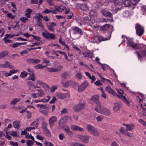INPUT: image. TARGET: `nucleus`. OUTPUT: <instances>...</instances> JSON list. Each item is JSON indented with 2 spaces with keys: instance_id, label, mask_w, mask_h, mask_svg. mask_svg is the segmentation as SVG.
<instances>
[{
  "instance_id": "nucleus-1",
  "label": "nucleus",
  "mask_w": 146,
  "mask_h": 146,
  "mask_svg": "<svg viewBox=\"0 0 146 146\" xmlns=\"http://www.w3.org/2000/svg\"><path fill=\"white\" fill-rule=\"evenodd\" d=\"M121 37L124 38H126L127 41L126 43L128 47L130 46L132 48L135 49V50L139 49L141 48L146 47V46L143 44L139 45L135 43L132 40L130 39L124 35H122L121 36Z\"/></svg>"
},
{
  "instance_id": "nucleus-2",
  "label": "nucleus",
  "mask_w": 146,
  "mask_h": 146,
  "mask_svg": "<svg viewBox=\"0 0 146 146\" xmlns=\"http://www.w3.org/2000/svg\"><path fill=\"white\" fill-rule=\"evenodd\" d=\"M106 90L108 93L112 94L114 96H117L119 98H120L126 104L128 105H129V102L127 100L125 96L123 95L119 96L117 95L116 93L109 86L106 87Z\"/></svg>"
},
{
  "instance_id": "nucleus-3",
  "label": "nucleus",
  "mask_w": 146,
  "mask_h": 146,
  "mask_svg": "<svg viewBox=\"0 0 146 146\" xmlns=\"http://www.w3.org/2000/svg\"><path fill=\"white\" fill-rule=\"evenodd\" d=\"M86 129L87 131L92 135L97 137L99 136L100 133L98 130L91 124L87 125Z\"/></svg>"
},
{
  "instance_id": "nucleus-4",
  "label": "nucleus",
  "mask_w": 146,
  "mask_h": 146,
  "mask_svg": "<svg viewBox=\"0 0 146 146\" xmlns=\"http://www.w3.org/2000/svg\"><path fill=\"white\" fill-rule=\"evenodd\" d=\"M72 30L73 33L72 34L73 39H79L82 34V30L77 27H72Z\"/></svg>"
},
{
  "instance_id": "nucleus-5",
  "label": "nucleus",
  "mask_w": 146,
  "mask_h": 146,
  "mask_svg": "<svg viewBox=\"0 0 146 146\" xmlns=\"http://www.w3.org/2000/svg\"><path fill=\"white\" fill-rule=\"evenodd\" d=\"M42 35L44 38L47 39H55L56 36L53 33H50L47 31H45L44 32H42Z\"/></svg>"
},
{
  "instance_id": "nucleus-6",
  "label": "nucleus",
  "mask_w": 146,
  "mask_h": 146,
  "mask_svg": "<svg viewBox=\"0 0 146 146\" xmlns=\"http://www.w3.org/2000/svg\"><path fill=\"white\" fill-rule=\"evenodd\" d=\"M89 85V83L86 81H84L78 86V91L82 92L84 91Z\"/></svg>"
},
{
  "instance_id": "nucleus-7",
  "label": "nucleus",
  "mask_w": 146,
  "mask_h": 146,
  "mask_svg": "<svg viewBox=\"0 0 146 146\" xmlns=\"http://www.w3.org/2000/svg\"><path fill=\"white\" fill-rule=\"evenodd\" d=\"M135 28L137 34L139 36H141L144 33V29L139 24H136Z\"/></svg>"
},
{
  "instance_id": "nucleus-8",
  "label": "nucleus",
  "mask_w": 146,
  "mask_h": 146,
  "mask_svg": "<svg viewBox=\"0 0 146 146\" xmlns=\"http://www.w3.org/2000/svg\"><path fill=\"white\" fill-rule=\"evenodd\" d=\"M37 84L39 86L44 87L46 92H49L50 88L47 84L44 82L40 81H37L36 82Z\"/></svg>"
},
{
  "instance_id": "nucleus-9",
  "label": "nucleus",
  "mask_w": 146,
  "mask_h": 146,
  "mask_svg": "<svg viewBox=\"0 0 146 146\" xmlns=\"http://www.w3.org/2000/svg\"><path fill=\"white\" fill-rule=\"evenodd\" d=\"M55 9L56 12L57 11L62 12L65 10L66 12L64 13H65L67 14L69 12V9H67L64 6H55Z\"/></svg>"
},
{
  "instance_id": "nucleus-10",
  "label": "nucleus",
  "mask_w": 146,
  "mask_h": 146,
  "mask_svg": "<svg viewBox=\"0 0 146 146\" xmlns=\"http://www.w3.org/2000/svg\"><path fill=\"white\" fill-rule=\"evenodd\" d=\"M56 96L58 98L61 100L63 99L70 96V95L69 93L63 94L61 92H59L57 94Z\"/></svg>"
},
{
  "instance_id": "nucleus-11",
  "label": "nucleus",
  "mask_w": 146,
  "mask_h": 146,
  "mask_svg": "<svg viewBox=\"0 0 146 146\" xmlns=\"http://www.w3.org/2000/svg\"><path fill=\"white\" fill-rule=\"evenodd\" d=\"M85 106L84 103L79 104L74 107V109L76 111H79L84 108Z\"/></svg>"
},
{
  "instance_id": "nucleus-12",
  "label": "nucleus",
  "mask_w": 146,
  "mask_h": 146,
  "mask_svg": "<svg viewBox=\"0 0 146 146\" xmlns=\"http://www.w3.org/2000/svg\"><path fill=\"white\" fill-rule=\"evenodd\" d=\"M70 128L73 131H84V129L74 124L70 126Z\"/></svg>"
},
{
  "instance_id": "nucleus-13",
  "label": "nucleus",
  "mask_w": 146,
  "mask_h": 146,
  "mask_svg": "<svg viewBox=\"0 0 146 146\" xmlns=\"http://www.w3.org/2000/svg\"><path fill=\"white\" fill-rule=\"evenodd\" d=\"M0 68H8L10 69L13 68V66L7 61H6L5 63L0 64Z\"/></svg>"
},
{
  "instance_id": "nucleus-14",
  "label": "nucleus",
  "mask_w": 146,
  "mask_h": 146,
  "mask_svg": "<svg viewBox=\"0 0 146 146\" xmlns=\"http://www.w3.org/2000/svg\"><path fill=\"white\" fill-rule=\"evenodd\" d=\"M57 121V118L55 116H53L50 117L48 120L50 126L52 127L53 126L54 123L56 122Z\"/></svg>"
},
{
  "instance_id": "nucleus-15",
  "label": "nucleus",
  "mask_w": 146,
  "mask_h": 146,
  "mask_svg": "<svg viewBox=\"0 0 146 146\" xmlns=\"http://www.w3.org/2000/svg\"><path fill=\"white\" fill-rule=\"evenodd\" d=\"M70 85H72L73 86H74V85L78 86V84L77 82L71 80L66 81L63 84V86L66 87H68Z\"/></svg>"
},
{
  "instance_id": "nucleus-16",
  "label": "nucleus",
  "mask_w": 146,
  "mask_h": 146,
  "mask_svg": "<svg viewBox=\"0 0 146 146\" xmlns=\"http://www.w3.org/2000/svg\"><path fill=\"white\" fill-rule=\"evenodd\" d=\"M90 139V137L88 135H83L81 137L80 139L83 142L87 143H88Z\"/></svg>"
},
{
  "instance_id": "nucleus-17",
  "label": "nucleus",
  "mask_w": 146,
  "mask_h": 146,
  "mask_svg": "<svg viewBox=\"0 0 146 146\" xmlns=\"http://www.w3.org/2000/svg\"><path fill=\"white\" fill-rule=\"evenodd\" d=\"M101 13L105 17H112V15L111 13L107 11L106 9H104L101 11Z\"/></svg>"
},
{
  "instance_id": "nucleus-18",
  "label": "nucleus",
  "mask_w": 146,
  "mask_h": 146,
  "mask_svg": "<svg viewBox=\"0 0 146 146\" xmlns=\"http://www.w3.org/2000/svg\"><path fill=\"white\" fill-rule=\"evenodd\" d=\"M64 130L69 136H72L73 135V133L72 131H70V127L68 126H65L64 128Z\"/></svg>"
},
{
  "instance_id": "nucleus-19",
  "label": "nucleus",
  "mask_w": 146,
  "mask_h": 146,
  "mask_svg": "<svg viewBox=\"0 0 146 146\" xmlns=\"http://www.w3.org/2000/svg\"><path fill=\"white\" fill-rule=\"evenodd\" d=\"M56 25V23L54 22L49 23V25H48V29L51 32H54V30L53 27Z\"/></svg>"
},
{
  "instance_id": "nucleus-20",
  "label": "nucleus",
  "mask_w": 146,
  "mask_h": 146,
  "mask_svg": "<svg viewBox=\"0 0 146 146\" xmlns=\"http://www.w3.org/2000/svg\"><path fill=\"white\" fill-rule=\"evenodd\" d=\"M100 113L104 115L108 116L111 114V111L107 108L104 107Z\"/></svg>"
},
{
  "instance_id": "nucleus-21",
  "label": "nucleus",
  "mask_w": 146,
  "mask_h": 146,
  "mask_svg": "<svg viewBox=\"0 0 146 146\" xmlns=\"http://www.w3.org/2000/svg\"><path fill=\"white\" fill-rule=\"evenodd\" d=\"M99 96L98 95H96L92 97L91 100L95 103L97 105H98L100 102L99 101Z\"/></svg>"
},
{
  "instance_id": "nucleus-22",
  "label": "nucleus",
  "mask_w": 146,
  "mask_h": 146,
  "mask_svg": "<svg viewBox=\"0 0 146 146\" xmlns=\"http://www.w3.org/2000/svg\"><path fill=\"white\" fill-rule=\"evenodd\" d=\"M135 127L133 123L127 124L126 125V130L127 131H131L134 129Z\"/></svg>"
},
{
  "instance_id": "nucleus-23",
  "label": "nucleus",
  "mask_w": 146,
  "mask_h": 146,
  "mask_svg": "<svg viewBox=\"0 0 146 146\" xmlns=\"http://www.w3.org/2000/svg\"><path fill=\"white\" fill-rule=\"evenodd\" d=\"M121 105L120 104L117 102L114 104L113 107L114 111L116 112L118 111L120 108Z\"/></svg>"
},
{
  "instance_id": "nucleus-24",
  "label": "nucleus",
  "mask_w": 146,
  "mask_h": 146,
  "mask_svg": "<svg viewBox=\"0 0 146 146\" xmlns=\"http://www.w3.org/2000/svg\"><path fill=\"white\" fill-rule=\"evenodd\" d=\"M52 13L54 14H56L57 12H56V10H50L48 9H45V10L42 12V13L45 14H49Z\"/></svg>"
},
{
  "instance_id": "nucleus-25",
  "label": "nucleus",
  "mask_w": 146,
  "mask_h": 146,
  "mask_svg": "<svg viewBox=\"0 0 146 146\" xmlns=\"http://www.w3.org/2000/svg\"><path fill=\"white\" fill-rule=\"evenodd\" d=\"M77 7L79 9H81L84 11L88 9L87 6L85 4H79L77 6Z\"/></svg>"
},
{
  "instance_id": "nucleus-26",
  "label": "nucleus",
  "mask_w": 146,
  "mask_h": 146,
  "mask_svg": "<svg viewBox=\"0 0 146 146\" xmlns=\"http://www.w3.org/2000/svg\"><path fill=\"white\" fill-rule=\"evenodd\" d=\"M96 107L95 109V110L97 112L100 113V112H102L104 107L102 106L99 104Z\"/></svg>"
},
{
  "instance_id": "nucleus-27",
  "label": "nucleus",
  "mask_w": 146,
  "mask_h": 146,
  "mask_svg": "<svg viewBox=\"0 0 146 146\" xmlns=\"http://www.w3.org/2000/svg\"><path fill=\"white\" fill-rule=\"evenodd\" d=\"M49 108H48L44 110H40V112L46 116H48L49 115Z\"/></svg>"
},
{
  "instance_id": "nucleus-28",
  "label": "nucleus",
  "mask_w": 146,
  "mask_h": 146,
  "mask_svg": "<svg viewBox=\"0 0 146 146\" xmlns=\"http://www.w3.org/2000/svg\"><path fill=\"white\" fill-rule=\"evenodd\" d=\"M42 15L40 13H36L35 15L33 16V18L34 19H36L38 21H40L41 20L42 16Z\"/></svg>"
},
{
  "instance_id": "nucleus-29",
  "label": "nucleus",
  "mask_w": 146,
  "mask_h": 146,
  "mask_svg": "<svg viewBox=\"0 0 146 146\" xmlns=\"http://www.w3.org/2000/svg\"><path fill=\"white\" fill-rule=\"evenodd\" d=\"M83 55L85 57H87L91 58H93V53L91 52H85L83 54Z\"/></svg>"
},
{
  "instance_id": "nucleus-30",
  "label": "nucleus",
  "mask_w": 146,
  "mask_h": 146,
  "mask_svg": "<svg viewBox=\"0 0 146 146\" xmlns=\"http://www.w3.org/2000/svg\"><path fill=\"white\" fill-rule=\"evenodd\" d=\"M8 54L7 51H5L0 52V59H2L6 56Z\"/></svg>"
},
{
  "instance_id": "nucleus-31",
  "label": "nucleus",
  "mask_w": 146,
  "mask_h": 146,
  "mask_svg": "<svg viewBox=\"0 0 146 146\" xmlns=\"http://www.w3.org/2000/svg\"><path fill=\"white\" fill-rule=\"evenodd\" d=\"M21 100V99L20 98H15L12 101H11L10 104L15 105L16 103L20 101Z\"/></svg>"
},
{
  "instance_id": "nucleus-32",
  "label": "nucleus",
  "mask_w": 146,
  "mask_h": 146,
  "mask_svg": "<svg viewBox=\"0 0 146 146\" xmlns=\"http://www.w3.org/2000/svg\"><path fill=\"white\" fill-rule=\"evenodd\" d=\"M75 77L78 80H80L82 78V76L81 72L78 71L75 75Z\"/></svg>"
},
{
  "instance_id": "nucleus-33",
  "label": "nucleus",
  "mask_w": 146,
  "mask_h": 146,
  "mask_svg": "<svg viewBox=\"0 0 146 146\" xmlns=\"http://www.w3.org/2000/svg\"><path fill=\"white\" fill-rule=\"evenodd\" d=\"M13 125L15 128L19 129L20 128V122L18 121H14Z\"/></svg>"
},
{
  "instance_id": "nucleus-34",
  "label": "nucleus",
  "mask_w": 146,
  "mask_h": 146,
  "mask_svg": "<svg viewBox=\"0 0 146 146\" xmlns=\"http://www.w3.org/2000/svg\"><path fill=\"white\" fill-rule=\"evenodd\" d=\"M97 12L95 10H91L90 12V16L95 17L97 16Z\"/></svg>"
},
{
  "instance_id": "nucleus-35",
  "label": "nucleus",
  "mask_w": 146,
  "mask_h": 146,
  "mask_svg": "<svg viewBox=\"0 0 146 146\" xmlns=\"http://www.w3.org/2000/svg\"><path fill=\"white\" fill-rule=\"evenodd\" d=\"M4 76L6 77H8L7 72L4 71H0V77H3Z\"/></svg>"
},
{
  "instance_id": "nucleus-36",
  "label": "nucleus",
  "mask_w": 146,
  "mask_h": 146,
  "mask_svg": "<svg viewBox=\"0 0 146 146\" xmlns=\"http://www.w3.org/2000/svg\"><path fill=\"white\" fill-rule=\"evenodd\" d=\"M46 66V65L43 66L42 64H38L36 66H34L35 68L36 69H42L43 68H45Z\"/></svg>"
},
{
  "instance_id": "nucleus-37",
  "label": "nucleus",
  "mask_w": 146,
  "mask_h": 146,
  "mask_svg": "<svg viewBox=\"0 0 146 146\" xmlns=\"http://www.w3.org/2000/svg\"><path fill=\"white\" fill-rule=\"evenodd\" d=\"M110 27V25L108 24H106L102 26L101 27V29L103 31H107Z\"/></svg>"
},
{
  "instance_id": "nucleus-38",
  "label": "nucleus",
  "mask_w": 146,
  "mask_h": 146,
  "mask_svg": "<svg viewBox=\"0 0 146 146\" xmlns=\"http://www.w3.org/2000/svg\"><path fill=\"white\" fill-rule=\"evenodd\" d=\"M18 70H11L9 71V73H7L8 76H11L13 74H14L16 73L18 71Z\"/></svg>"
},
{
  "instance_id": "nucleus-39",
  "label": "nucleus",
  "mask_w": 146,
  "mask_h": 146,
  "mask_svg": "<svg viewBox=\"0 0 146 146\" xmlns=\"http://www.w3.org/2000/svg\"><path fill=\"white\" fill-rule=\"evenodd\" d=\"M115 4L116 5H122L123 4V0H116L115 2Z\"/></svg>"
},
{
  "instance_id": "nucleus-40",
  "label": "nucleus",
  "mask_w": 146,
  "mask_h": 146,
  "mask_svg": "<svg viewBox=\"0 0 146 146\" xmlns=\"http://www.w3.org/2000/svg\"><path fill=\"white\" fill-rule=\"evenodd\" d=\"M51 97L50 96H47L46 98L41 100V102H46L49 101L50 100Z\"/></svg>"
},
{
  "instance_id": "nucleus-41",
  "label": "nucleus",
  "mask_w": 146,
  "mask_h": 146,
  "mask_svg": "<svg viewBox=\"0 0 146 146\" xmlns=\"http://www.w3.org/2000/svg\"><path fill=\"white\" fill-rule=\"evenodd\" d=\"M28 74H29L25 71H23L21 73L20 76L22 78H25L27 76Z\"/></svg>"
},
{
  "instance_id": "nucleus-42",
  "label": "nucleus",
  "mask_w": 146,
  "mask_h": 146,
  "mask_svg": "<svg viewBox=\"0 0 146 146\" xmlns=\"http://www.w3.org/2000/svg\"><path fill=\"white\" fill-rule=\"evenodd\" d=\"M45 135L47 136L48 137H51V134L50 131L48 129H45L44 131Z\"/></svg>"
},
{
  "instance_id": "nucleus-43",
  "label": "nucleus",
  "mask_w": 146,
  "mask_h": 146,
  "mask_svg": "<svg viewBox=\"0 0 146 146\" xmlns=\"http://www.w3.org/2000/svg\"><path fill=\"white\" fill-rule=\"evenodd\" d=\"M58 137L60 141H62L65 138V137L64 134L63 133H61L59 134Z\"/></svg>"
},
{
  "instance_id": "nucleus-44",
  "label": "nucleus",
  "mask_w": 146,
  "mask_h": 146,
  "mask_svg": "<svg viewBox=\"0 0 146 146\" xmlns=\"http://www.w3.org/2000/svg\"><path fill=\"white\" fill-rule=\"evenodd\" d=\"M93 41L94 42L98 43L99 42V37L98 36H94L93 38Z\"/></svg>"
},
{
  "instance_id": "nucleus-45",
  "label": "nucleus",
  "mask_w": 146,
  "mask_h": 146,
  "mask_svg": "<svg viewBox=\"0 0 146 146\" xmlns=\"http://www.w3.org/2000/svg\"><path fill=\"white\" fill-rule=\"evenodd\" d=\"M131 3L130 0H125L124 2V4L125 6L128 7L129 6Z\"/></svg>"
},
{
  "instance_id": "nucleus-46",
  "label": "nucleus",
  "mask_w": 146,
  "mask_h": 146,
  "mask_svg": "<svg viewBox=\"0 0 146 146\" xmlns=\"http://www.w3.org/2000/svg\"><path fill=\"white\" fill-rule=\"evenodd\" d=\"M10 134L14 137L18 136L17 132L16 131H10Z\"/></svg>"
},
{
  "instance_id": "nucleus-47",
  "label": "nucleus",
  "mask_w": 146,
  "mask_h": 146,
  "mask_svg": "<svg viewBox=\"0 0 146 146\" xmlns=\"http://www.w3.org/2000/svg\"><path fill=\"white\" fill-rule=\"evenodd\" d=\"M28 20L27 18L25 17H22L20 19V20L23 23H25Z\"/></svg>"
},
{
  "instance_id": "nucleus-48",
  "label": "nucleus",
  "mask_w": 146,
  "mask_h": 146,
  "mask_svg": "<svg viewBox=\"0 0 146 146\" xmlns=\"http://www.w3.org/2000/svg\"><path fill=\"white\" fill-rule=\"evenodd\" d=\"M30 126L31 127H34L37 128L38 127V123L36 121H33L31 124Z\"/></svg>"
},
{
  "instance_id": "nucleus-49",
  "label": "nucleus",
  "mask_w": 146,
  "mask_h": 146,
  "mask_svg": "<svg viewBox=\"0 0 146 146\" xmlns=\"http://www.w3.org/2000/svg\"><path fill=\"white\" fill-rule=\"evenodd\" d=\"M10 46L11 47L15 48L19 46V43L18 42L14 43L13 44H10Z\"/></svg>"
},
{
  "instance_id": "nucleus-50",
  "label": "nucleus",
  "mask_w": 146,
  "mask_h": 146,
  "mask_svg": "<svg viewBox=\"0 0 146 146\" xmlns=\"http://www.w3.org/2000/svg\"><path fill=\"white\" fill-rule=\"evenodd\" d=\"M47 124L46 123H44L42 125V127L44 131L45 130V129H48L47 128Z\"/></svg>"
},
{
  "instance_id": "nucleus-51",
  "label": "nucleus",
  "mask_w": 146,
  "mask_h": 146,
  "mask_svg": "<svg viewBox=\"0 0 146 146\" xmlns=\"http://www.w3.org/2000/svg\"><path fill=\"white\" fill-rule=\"evenodd\" d=\"M45 54L47 56L51 59H55L56 58L54 56L49 55V53L48 52H45Z\"/></svg>"
},
{
  "instance_id": "nucleus-52",
  "label": "nucleus",
  "mask_w": 146,
  "mask_h": 146,
  "mask_svg": "<svg viewBox=\"0 0 146 146\" xmlns=\"http://www.w3.org/2000/svg\"><path fill=\"white\" fill-rule=\"evenodd\" d=\"M120 131L122 133L123 135L125 136H127L126 135V131L125 130L124 128L123 127H121L120 129Z\"/></svg>"
},
{
  "instance_id": "nucleus-53",
  "label": "nucleus",
  "mask_w": 146,
  "mask_h": 146,
  "mask_svg": "<svg viewBox=\"0 0 146 146\" xmlns=\"http://www.w3.org/2000/svg\"><path fill=\"white\" fill-rule=\"evenodd\" d=\"M37 94L39 97H41L45 95V93L42 90L39 93H38Z\"/></svg>"
},
{
  "instance_id": "nucleus-54",
  "label": "nucleus",
  "mask_w": 146,
  "mask_h": 146,
  "mask_svg": "<svg viewBox=\"0 0 146 146\" xmlns=\"http://www.w3.org/2000/svg\"><path fill=\"white\" fill-rule=\"evenodd\" d=\"M68 77V74L67 72L63 73L62 76V78L63 79H66Z\"/></svg>"
},
{
  "instance_id": "nucleus-55",
  "label": "nucleus",
  "mask_w": 146,
  "mask_h": 146,
  "mask_svg": "<svg viewBox=\"0 0 146 146\" xmlns=\"http://www.w3.org/2000/svg\"><path fill=\"white\" fill-rule=\"evenodd\" d=\"M94 84L97 86H102L103 84L101 83L100 80H97L95 83Z\"/></svg>"
},
{
  "instance_id": "nucleus-56",
  "label": "nucleus",
  "mask_w": 146,
  "mask_h": 146,
  "mask_svg": "<svg viewBox=\"0 0 146 146\" xmlns=\"http://www.w3.org/2000/svg\"><path fill=\"white\" fill-rule=\"evenodd\" d=\"M33 143L32 140H29L27 141V145L28 146H31L33 145Z\"/></svg>"
},
{
  "instance_id": "nucleus-57",
  "label": "nucleus",
  "mask_w": 146,
  "mask_h": 146,
  "mask_svg": "<svg viewBox=\"0 0 146 146\" xmlns=\"http://www.w3.org/2000/svg\"><path fill=\"white\" fill-rule=\"evenodd\" d=\"M37 25L39 27H40L42 29H44V26L42 24V23L40 22V21H38L37 23Z\"/></svg>"
},
{
  "instance_id": "nucleus-58",
  "label": "nucleus",
  "mask_w": 146,
  "mask_h": 146,
  "mask_svg": "<svg viewBox=\"0 0 146 146\" xmlns=\"http://www.w3.org/2000/svg\"><path fill=\"white\" fill-rule=\"evenodd\" d=\"M42 41H40L39 42H35L33 43L32 44V45H31L30 46L31 47H33L35 45L36 46H38L40 44H41L42 43Z\"/></svg>"
},
{
  "instance_id": "nucleus-59",
  "label": "nucleus",
  "mask_w": 146,
  "mask_h": 146,
  "mask_svg": "<svg viewBox=\"0 0 146 146\" xmlns=\"http://www.w3.org/2000/svg\"><path fill=\"white\" fill-rule=\"evenodd\" d=\"M7 38H6L5 37H4L3 38V40H4L5 42L6 43H12L13 42L12 41L9 39H7Z\"/></svg>"
},
{
  "instance_id": "nucleus-60",
  "label": "nucleus",
  "mask_w": 146,
  "mask_h": 146,
  "mask_svg": "<svg viewBox=\"0 0 146 146\" xmlns=\"http://www.w3.org/2000/svg\"><path fill=\"white\" fill-rule=\"evenodd\" d=\"M103 119V117L102 115H99L96 117V120L100 122L102 121Z\"/></svg>"
},
{
  "instance_id": "nucleus-61",
  "label": "nucleus",
  "mask_w": 146,
  "mask_h": 146,
  "mask_svg": "<svg viewBox=\"0 0 146 146\" xmlns=\"http://www.w3.org/2000/svg\"><path fill=\"white\" fill-rule=\"evenodd\" d=\"M29 79L33 81H34L35 79V75L34 74H32L29 77Z\"/></svg>"
},
{
  "instance_id": "nucleus-62",
  "label": "nucleus",
  "mask_w": 146,
  "mask_h": 146,
  "mask_svg": "<svg viewBox=\"0 0 146 146\" xmlns=\"http://www.w3.org/2000/svg\"><path fill=\"white\" fill-rule=\"evenodd\" d=\"M57 88V87L56 85L53 86L51 88V92H54Z\"/></svg>"
},
{
  "instance_id": "nucleus-63",
  "label": "nucleus",
  "mask_w": 146,
  "mask_h": 146,
  "mask_svg": "<svg viewBox=\"0 0 146 146\" xmlns=\"http://www.w3.org/2000/svg\"><path fill=\"white\" fill-rule=\"evenodd\" d=\"M11 145L13 146H18V144L17 142H14L13 141H10Z\"/></svg>"
},
{
  "instance_id": "nucleus-64",
  "label": "nucleus",
  "mask_w": 146,
  "mask_h": 146,
  "mask_svg": "<svg viewBox=\"0 0 146 146\" xmlns=\"http://www.w3.org/2000/svg\"><path fill=\"white\" fill-rule=\"evenodd\" d=\"M142 11L143 12L146 13V6L143 5L141 7Z\"/></svg>"
}]
</instances>
